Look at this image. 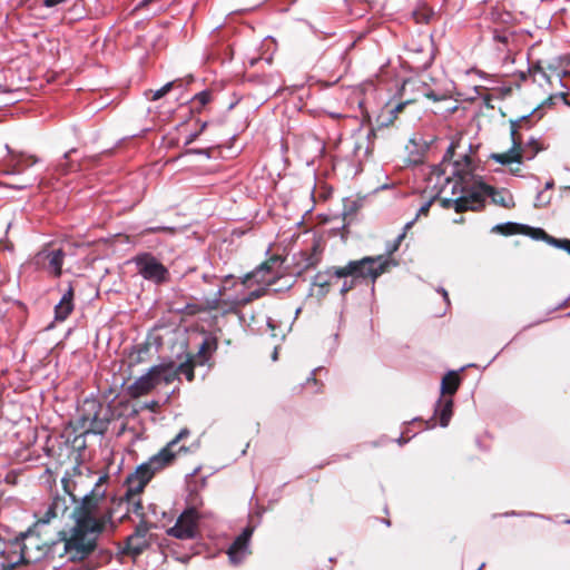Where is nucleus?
Segmentation results:
<instances>
[{"label":"nucleus","mask_w":570,"mask_h":570,"mask_svg":"<svg viewBox=\"0 0 570 570\" xmlns=\"http://www.w3.org/2000/svg\"><path fill=\"white\" fill-rule=\"evenodd\" d=\"M73 311V288L70 285L67 292L62 295L59 303L55 306V320L62 322Z\"/></svg>","instance_id":"17"},{"label":"nucleus","mask_w":570,"mask_h":570,"mask_svg":"<svg viewBox=\"0 0 570 570\" xmlns=\"http://www.w3.org/2000/svg\"><path fill=\"white\" fill-rule=\"evenodd\" d=\"M212 99V92L209 90H204L198 94H196L191 101H193V109L200 111V109L206 106Z\"/></svg>","instance_id":"25"},{"label":"nucleus","mask_w":570,"mask_h":570,"mask_svg":"<svg viewBox=\"0 0 570 570\" xmlns=\"http://www.w3.org/2000/svg\"><path fill=\"white\" fill-rule=\"evenodd\" d=\"M199 514L195 508L186 509L167 533L180 540L194 539L197 534Z\"/></svg>","instance_id":"9"},{"label":"nucleus","mask_w":570,"mask_h":570,"mask_svg":"<svg viewBox=\"0 0 570 570\" xmlns=\"http://www.w3.org/2000/svg\"><path fill=\"white\" fill-rule=\"evenodd\" d=\"M73 151H75V149H70L69 151L65 153L63 158L68 159L70 154L73 153Z\"/></svg>","instance_id":"55"},{"label":"nucleus","mask_w":570,"mask_h":570,"mask_svg":"<svg viewBox=\"0 0 570 570\" xmlns=\"http://www.w3.org/2000/svg\"><path fill=\"white\" fill-rule=\"evenodd\" d=\"M514 126H515V122H511V132H510L511 140H512L511 148L505 153H501V154L494 153V154L490 155L491 159H493L494 161H497L501 165H509L511 163H517L518 165H520L522 163L520 159V154L518 153L519 142H517Z\"/></svg>","instance_id":"15"},{"label":"nucleus","mask_w":570,"mask_h":570,"mask_svg":"<svg viewBox=\"0 0 570 570\" xmlns=\"http://www.w3.org/2000/svg\"><path fill=\"white\" fill-rule=\"evenodd\" d=\"M532 114L533 111L530 112L529 115L521 116L518 119L510 120V124L515 122V138L517 142H519L518 153L520 154L521 161H523L524 159H533L540 150L539 142L534 137H530L527 142H523L522 136L519 132V130L522 128L529 129L531 127L530 117L532 116Z\"/></svg>","instance_id":"10"},{"label":"nucleus","mask_w":570,"mask_h":570,"mask_svg":"<svg viewBox=\"0 0 570 570\" xmlns=\"http://www.w3.org/2000/svg\"><path fill=\"white\" fill-rule=\"evenodd\" d=\"M157 373H159V371L153 366L146 374L138 377L129 386L130 395L139 397L150 392L156 385H158Z\"/></svg>","instance_id":"14"},{"label":"nucleus","mask_w":570,"mask_h":570,"mask_svg":"<svg viewBox=\"0 0 570 570\" xmlns=\"http://www.w3.org/2000/svg\"><path fill=\"white\" fill-rule=\"evenodd\" d=\"M552 187H553V180H549L546 183V186H544L546 189H551Z\"/></svg>","instance_id":"53"},{"label":"nucleus","mask_w":570,"mask_h":570,"mask_svg":"<svg viewBox=\"0 0 570 570\" xmlns=\"http://www.w3.org/2000/svg\"><path fill=\"white\" fill-rule=\"evenodd\" d=\"M471 149L472 145L468 144V146L464 147V153L451 163V174L459 179L464 195L471 194V190H469L470 184L474 185L475 189H478V184L482 181L481 178L475 175L476 165L473 158L466 154V150L470 151Z\"/></svg>","instance_id":"7"},{"label":"nucleus","mask_w":570,"mask_h":570,"mask_svg":"<svg viewBox=\"0 0 570 570\" xmlns=\"http://www.w3.org/2000/svg\"><path fill=\"white\" fill-rule=\"evenodd\" d=\"M61 483L63 485L65 492L69 495L70 501L77 502L76 495L71 493L70 488H69L70 480L67 478H62Z\"/></svg>","instance_id":"39"},{"label":"nucleus","mask_w":570,"mask_h":570,"mask_svg":"<svg viewBox=\"0 0 570 570\" xmlns=\"http://www.w3.org/2000/svg\"><path fill=\"white\" fill-rule=\"evenodd\" d=\"M199 135H200V131H195V132L189 134V135L187 136V138H186L185 144H186V145L191 144L193 141H195V140H196V138H197Z\"/></svg>","instance_id":"46"},{"label":"nucleus","mask_w":570,"mask_h":570,"mask_svg":"<svg viewBox=\"0 0 570 570\" xmlns=\"http://www.w3.org/2000/svg\"><path fill=\"white\" fill-rule=\"evenodd\" d=\"M430 206H431V203H430V202H429V203H426V204H424V205L420 208L419 214H426V213L429 212Z\"/></svg>","instance_id":"48"},{"label":"nucleus","mask_w":570,"mask_h":570,"mask_svg":"<svg viewBox=\"0 0 570 570\" xmlns=\"http://www.w3.org/2000/svg\"><path fill=\"white\" fill-rule=\"evenodd\" d=\"M397 442H399L400 444H403V443H405L406 441H403V439H402V438H400V439L397 440Z\"/></svg>","instance_id":"58"},{"label":"nucleus","mask_w":570,"mask_h":570,"mask_svg":"<svg viewBox=\"0 0 570 570\" xmlns=\"http://www.w3.org/2000/svg\"><path fill=\"white\" fill-rule=\"evenodd\" d=\"M8 153L11 155V169L7 174L18 175L21 174L24 168L30 167L39 161L36 156H24L22 153H16L6 146Z\"/></svg>","instance_id":"16"},{"label":"nucleus","mask_w":570,"mask_h":570,"mask_svg":"<svg viewBox=\"0 0 570 570\" xmlns=\"http://www.w3.org/2000/svg\"><path fill=\"white\" fill-rule=\"evenodd\" d=\"M58 513H56V511L53 510V508L51 507V504H49L45 512L38 518V521H37V524H48L51 522V520L58 518Z\"/></svg>","instance_id":"30"},{"label":"nucleus","mask_w":570,"mask_h":570,"mask_svg":"<svg viewBox=\"0 0 570 570\" xmlns=\"http://www.w3.org/2000/svg\"><path fill=\"white\" fill-rule=\"evenodd\" d=\"M461 147H462L461 139L451 141L450 146L448 147V149L443 156L442 164L445 166H448V165L451 166V163L454 160L453 158L455 156V150Z\"/></svg>","instance_id":"27"},{"label":"nucleus","mask_w":570,"mask_h":570,"mask_svg":"<svg viewBox=\"0 0 570 570\" xmlns=\"http://www.w3.org/2000/svg\"><path fill=\"white\" fill-rule=\"evenodd\" d=\"M421 87H422V95L424 97H426L433 101H439L442 99L439 95H436L433 90L429 89L424 85H422Z\"/></svg>","instance_id":"37"},{"label":"nucleus","mask_w":570,"mask_h":570,"mask_svg":"<svg viewBox=\"0 0 570 570\" xmlns=\"http://www.w3.org/2000/svg\"><path fill=\"white\" fill-rule=\"evenodd\" d=\"M80 428L85 433L104 434L109 425L111 411L97 399L88 397L78 409Z\"/></svg>","instance_id":"4"},{"label":"nucleus","mask_w":570,"mask_h":570,"mask_svg":"<svg viewBox=\"0 0 570 570\" xmlns=\"http://www.w3.org/2000/svg\"><path fill=\"white\" fill-rule=\"evenodd\" d=\"M138 274L146 281L157 285L169 279V272L153 254L141 253L132 258Z\"/></svg>","instance_id":"8"},{"label":"nucleus","mask_w":570,"mask_h":570,"mask_svg":"<svg viewBox=\"0 0 570 570\" xmlns=\"http://www.w3.org/2000/svg\"><path fill=\"white\" fill-rule=\"evenodd\" d=\"M405 237V230H403L394 240V243L387 247V254L391 255L393 254L394 252H396L400 247V244L401 242L404 239Z\"/></svg>","instance_id":"36"},{"label":"nucleus","mask_w":570,"mask_h":570,"mask_svg":"<svg viewBox=\"0 0 570 570\" xmlns=\"http://www.w3.org/2000/svg\"><path fill=\"white\" fill-rule=\"evenodd\" d=\"M453 414V399L441 396L435 406V415L440 417V425L446 428Z\"/></svg>","instance_id":"18"},{"label":"nucleus","mask_w":570,"mask_h":570,"mask_svg":"<svg viewBox=\"0 0 570 570\" xmlns=\"http://www.w3.org/2000/svg\"><path fill=\"white\" fill-rule=\"evenodd\" d=\"M65 256L66 254L61 248L42 249L36 255L35 259L36 264L48 273L52 274L55 277H60Z\"/></svg>","instance_id":"11"},{"label":"nucleus","mask_w":570,"mask_h":570,"mask_svg":"<svg viewBox=\"0 0 570 570\" xmlns=\"http://www.w3.org/2000/svg\"><path fill=\"white\" fill-rule=\"evenodd\" d=\"M410 102H412V100H405L403 102H399L396 106H394L391 110H390V114L393 115L394 117H396V114L402 111L404 109V107L406 105H409Z\"/></svg>","instance_id":"41"},{"label":"nucleus","mask_w":570,"mask_h":570,"mask_svg":"<svg viewBox=\"0 0 570 570\" xmlns=\"http://www.w3.org/2000/svg\"><path fill=\"white\" fill-rule=\"evenodd\" d=\"M321 261L320 254L317 253V247H313V253L308 254L305 258L304 268L315 267Z\"/></svg>","instance_id":"32"},{"label":"nucleus","mask_w":570,"mask_h":570,"mask_svg":"<svg viewBox=\"0 0 570 570\" xmlns=\"http://www.w3.org/2000/svg\"><path fill=\"white\" fill-rule=\"evenodd\" d=\"M224 289V287H219L213 298H207L202 303H186L183 306L175 307L174 311L178 314L188 316H193L203 312L215 311L219 307Z\"/></svg>","instance_id":"12"},{"label":"nucleus","mask_w":570,"mask_h":570,"mask_svg":"<svg viewBox=\"0 0 570 570\" xmlns=\"http://www.w3.org/2000/svg\"><path fill=\"white\" fill-rule=\"evenodd\" d=\"M106 479L107 476H99L94 489L73 508L71 518L75 524L68 532L60 531L58 540L40 546L38 539L26 533L21 562H53L56 558L65 557L70 561H80L91 554L99 535L111 520V510L106 507L104 491H100V483Z\"/></svg>","instance_id":"1"},{"label":"nucleus","mask_w":570,"mask_h":570,"mask_svg":"<svg viewBox=\"0 0 570 570\" xmlns=\"http://www.w3.org/2000/svg\"><path fill=\"white\" fill-rule=\"evenodd\" d=\"M66 1L67 0H43V6L47 8H52Z\"/></svg>","instance_id":"43"},{"label":"nucleus","mask_w":570,"mask_h":570,"mask_svg":"<svg viewBox=\"0 0 570 570\" xmlns=\"http://www.w3.org/2000/svg\"><path fill=\"white\" fill-rule=\"evenodd\" d=\"M360 261L368 262L362 265L363 267L358 268L362 271V274L354 273L348 275L347 278H343V283L340 287V293L343 296L352 291L358 282H371L373 285L375 281L387 271L391 264V261L384 255L365 256Z\"/></svg>","instance_id":"5"},{"label":"nucleus","mask_w":570,"mask_h":570,"mask_svg":"<svg viewBox=\"0 0 570 570\" xmlns=\"http://www.w3.org/2000/svg\"><path fill=\"white\" fill-rule=\"evenodd\" d=\"M551 202V197H546L543 191H539L535 197L534 207L541 208Z\"/></svg>","instance_id":"34"},{"label":"nucleus","mask_w":570,"mask_h":570,"mask_svg":"<svg viewBox=\"0 0 570 570\" xmlns=\"http://www.w3.org/2000/svg\"><path fill=\"white\" fill-rule=\"evenodd\" d=\"M484 567V563H481L478 570H481Z\"/></svg>","instance_id":"60"},{"label":"nucleus","mask_w":570,"mask_h":570,"mask_svg":"<svg viewBox=\"0 0 570 570\" xmlns=\"http://www.w3.org/2000/svg\"><path fill=\"white\" fill-rule=\"evenodd\" d=\"M559 243L558 248H562L570 254V239H561Z\"/></svg>","instance_id":"45"},{"label":"nucleus","mask_w":570,"mask_h":570,"mask_svg":"<svg viewBox=\"0 0 570 570\" xmlns=\"http://www.w3.org/2000/svg\"><path fill=\"white\" fill-rule=\"evenodd\" d=\"M460 386V376L456 372L450 371L442 379L441 393L442 396L452 397Z\"/></svg>","instance_id":"19"},{"label":"nucleus","mask_w":570,"mask_h":570,"mask_svg":"<svg viewBox=\"0 0 570 570\" xmlns=\"http://www.w3.org/2000/svg\"><path fill=\"white\" fill-rule=\"evenodd\" d=\"M522 234H525L537 240H544L556 247H559V242L561 240L548 235L542 228L530 227L528 225H524Z\"/></svg>","instance_id":"20"},{"label":"nucleus","mask_w":570,"mask_h":570,"mask_svg":"<svg viewBox=\"0 0 570 570\" xmlns=\"http://www.w3.org/2000/svg\"><path fill=\"white\" fill-rule=\"evenodd\" d=\"M439 292L442 294L444 301L449 303V295L448 292L444 288H440Z\"/></svg>","instance_id":"49"},{"label":"nucleus","mask_w":570,"mask_h":570,"mask_svg":"<svg viewBox=\"0 0 570 570\" xmlns=\"http://www.w3.org/2000/svg\"><path fill=\"white\" fill-rule=\"evenodd\" d=\"M36 181V178H33L31 181H27V183H23V184H19V185H11L10 187L13 188V189H18V190H21V189H24L27 188L28 186H32V184Z\"/></svg>","instance_id":"44"},{"label":"nucleus","mask_w":570,"mask_h":570,"mask_svg":"<svg viewBox=\"0 0 570 570\" xmlns=\"http://www.w3.org/2000/svg\"><path fill=\"white\" fill-rule=\"evenodd\" d=\"M484 196L491 198V202L503 208L514 207L512 194L504 188L497 189L483 181L478 184V189H472L471 194L463 195L454 200L453 207L456 213L465 210H480L484 207ZM451 199H444V206H448Z\"/></svg>","instance_id":"3"},{"label":"nucleus","mask_w":570,"mask_h":570,"mask_svg":"<svg viewBox=\"0 0 570 570\" xmlns=\"http://www.w3.org/2000/svg\"><path fill=\"white\" fill-rule=\"evenodd\" d=\"M190 434V431L187 428H184L179 431V433L169 441L166 446H164L157 454L153 455L147 462L141 463L137 466L136 471L131 473L126 480V492L124 498L120 499L116 503V508H112L108 504L107 499H105V504L107 508L111 510V520L107 523L111 527H115L112 523V518L116 509L125 508L127 512H132L138 515L140 519L146 517V519H150L149 513H145V508L141 503V500L138 495L144 491L147 483L151 480V478L168 466L175 459L176 454L180 451H186L184 445L177 448L178 443L187 438ZM108 478L100 483V491H104V498H106V491L102 489V485L107 482Z\"/></svg>","instance_id":"2"},{"label":"nucleus","mask_w":570,"mask_h":570,"mask_svg":"<svg viewBox=\"0 0 570 570\" xmlns=\"http://www.w3.org/2000/svg\"><path fill=\"white\" fill-rule=\"evenodd\" d=\"M148 546V539L139 538V535H129L127 538L126 549L134 557L141 554Z\"/></svg>","instance_id":"21"},{"label":"nucleus","mask_w":570,"mask_h":570,"mask_svg":"<svg viewBox=\"0 0 570 570\" xmlns=\"http://www.w3.org/2000/svg\"><path fill=\"white\" fill-rule=\"evenodd\" d=\"M511 173H512L513 175H519V173H520V167L511 168Z\"/></svg>","instance_id":"54"},{"label":"nucleus","mask_w":570,"mask_h":570,"mask_svg":"<svg viewBox=\"0 0 570 570\" xmlns=\"http://www.w3.org/2000/svg\"><path fill=\"white\" fill-rule=\"evenodd\" d=\"M265 288H258V289H255V291H252L247 297L243 298V302L244 303H249L252 302L253 299H256V298H259L263 293H264Z\"/></svg>","instance_id":"38"},{"label":"nucleus","mask_w":570,"mask_h":570,"mask_svg":"<svg viewBox=\"0 0 570 570\" xmlns=\"http://www.w3.org/2000/svg\"><path fill=\"white\" fill-rule=\"evenodd\" d=\"M368 261H350L344 266H332L325 271L318 272L312 282V285L318 288L317 296L324 297L330 291V287L334 285L335 282L342 278H347L348 275L358 273L362 274L360 267H363L365 263Z\"/></svg>","instance_id":"6"},{"label":"nucleus","mask_w":570,"mask_h":570,"mask_svg":"<svg viewBox=\"0 0 570 570\" xmlns=\"http://www.w3.org/2000/svg\"><path fill=\"white\" fill-rule=\"evenodd\" d=\"M413 224H414V220L406 223L403 230H405V233H406L412 227Z\"/></svg>","instance_id":"52"},{"label":"nucleus","mask_w":570,"mask_h":570,"mask_svg":"<svg viewBox=\"0 0 570 570\" xmlns=\"http://www.w3.org/2000/svg\"><path fill=\"white\" fill-rule=\"evenodd\" d=\"M206 126H207V122H203V125H202V127H200L199 131L202 132V131L206 128Z\"/></svg>","instance_id":"56"},{"label":"nucleus","mask_w":570,"mask_h":570,"mask_svg":"<svg viewBox=\"0 0 570 570\" xmlns=\"http://www.w3.org/2000/svg\"><path fill=\"white\" fill-rule=\"evenodd\" d=\"M216 348V341L213 340V341H209V340H205L200 347H199V353H204L206 352L207 350H215Z\"/></svg>","instance_id":"40"},{"label":"nucleus","mask_w":570,"mask_h":570,"mask_svg":"<svg viewBox=\"0 0 570 570\" xmlns=\"http://www.w3.org/2000/svg\"><path fill=\"white\" fill-rule=\"evenodd\" d=\"M569 523H570V520H569Z\"/></svg>","instance_id":"61"},{"label":"nucleus","mask_w":570,"mask_h":570,"mask_svg":"<svg viewBox=\"0 0 570 570\" xmlns=\"http://www.w3.org/2000/svg\"><path fill=\"white\" fill-rule=\"evenodd\" d=\"M50 504L59 517H62L68 510V501L66 497L56 495Z\"/></svg>","instance_id":"28"},{"label":"nucleus","mask_w":570,"mask_h":570,"mask_svg":"<svg viewBox=\"0 0 570 570\" xmlns=\"http://www.w3.org/2000/svg\"><path fill=\"white\" fill-rule=\"evenodd\" d=\"M145 513H149V517L151 520V525H154V527H156V522L159 520V515H161V517L165 515V512L164 511L160 512L158 510L157 504H155V503H150L147 507V510H145Z\"/></svg>","instance_id":"31"},{"label":"nucleus","mask_w":570,"mask_h":570,"mask_svg":"<svg viewBox=\"0 0 570 570\" xmlns=\"http://www.w3.org/2000/svg\"><path fill=\"white\" fill-rule=\"evenodd\" d=\"M528 75H530L529 72H524V71H520L519 72V78L521 81H525L527 78H528Z\"/></svg>","instance_id":"50"},{"label":"nucleus","mask_w":570,"mask_h":570,"mask_svg":"<svg viewBox=\"0 0 570 570\" xmlns=\"http://www.w3.org/2000/svg\"><path fill=\"white\" fill-rule=\"evenodd\" d=\"M147 233H158V232H174V228L171 227H165V226H156V227H149L146 229Z\"/></svg>","instance_id":"42"},{"label":"nucleus","mask_w":570,"mask_h":570,"mask_svg":"<svg viewBox=\"0 0 570 570\" xmlns=\"http://www.w3.org/2000/svg\"><path fill=\"white\" fill-rule=\"evenodd\" d=\"M154 368H157L159 371V373H157L158 384L160 382L170 383L175 380V377L178 376L175 363H170L167 365H157L154 366Z\"/></svg>","instance_id":"22"},{"label":"nucleus","mask_w":570,"mask_h":570,"mask_svg":"<svg viewBox=\"0 0 570 570\" xmlns=\"http://www.w3.org/2000/svg\"><path fill=\"white\" fill-rule=\"evenodd\" d=\"M493 38H494L495 41H499V42H502V43H505L508 41V36L501 35V33H498V32L494 33Z\"/></svg>","instance_id":"47"},{"label":"nucleus","mask_w":570,"mask_h":570,"mask_svg":"<svg viewBox=\"0 0 570 570\" xmlns=\"http://www.w3.org/2000/svg\"><path fill=\"white\" fill-rule=\"evenodd\" d=\"M564 190H570V185L564 187Z\"/></svg>","instance_id":"59"},{"label":"nucleus","mask_w":570,"mask_h":570,"mask_svg":"<svg viewBox=\"0 0 570 570\" xmlns=\"http://www.w3.org/2000/svg\"><path fill=\"white\" fill-rule=\"evenodd\" d=\"M528 72L535 77L537 75H539L541 78H543L544 80H549V77L547 75V72L543 70V68L539 65H535V66H532L529 68Z\"/></svg>","instance_id":"35"},{"label":"nucleus","mask_w":570,"mask_h":570,"mask_svg":"<svg viewBox=\"0 0 570 570\" xmlns=\"http://www.w3.org/2000/svg\"><path fill=\"white\" fill-rule=\"evenodd\" d=\"M524 225L518 224V223H504V224H498L493 227L494 232H499L503 235H513L518 233H522Z\"/></svg>","instance_id":"24"},{"label":"nucleus","mask_w":570,"mask_h":570,"mask_svg":"<svg viewBox=\"0 0 570 570\" xmlns=\"http://www.w3.org/2000/svg\"><path fill=\"white\" fill-rule=\"evenodd\" d=\"M176 371L178 376L184 375L189 382L194 380V364L190 360H187L186 362L176 365Z\"/></svg>","instance_id":"26"},{"label":"nucleus","mask_w":570,"mask_h":570,"mask_svg":"<svg viewBox=\"0 0 570 570\" xmlns=\"http://www.w3.org/2000/svg\"><path fill=\"white\" fill-rule=\"evenodd\" d=\"M153 527L154 525H151V520L146 519V517H142V519H140V522L136 525L135 532L131 535H139V538L147 539V533L149 529Z\"/></svg>","instance_id":"29"},{"label":"nucleus","mask_w":570,"mask_h":570,"mask_svg":"<svg viewBox=\"0 0 570 570\" xmlns=\"http://www.w3.org/2000/svg\"><path fill=\"white\" fill-rule=\"evenodd\" d=\"M265 274H269V265L267 263L262 264L254 272H252L250 274H247L245 276L244 283L255 279V281L264 282L267 285H271L273 283V277H266Z\"/></svg>","instance_id":"23"},{"label":"nucleus","mask_w":570,"mask_h":570,"mask_svg":"<svg viewBox=\"0 0 570 570\" xmlns=\"http://www.w3.org/2000/svg\"><path fill=\"white\" fill-rule=\"evenodd\" d=\"M190 153L197 154V155H207V151L204 149H191Z\"/></svg>","instance_id":"51"},{"label":"nucleus","mask_w":570,"mask_h":570,"mask_svg":"<svg viewBox=\"0 0 570 570\" xmlns=\"http://www.w3.org/2000/svg\"><path fill=\"white\" fill-rule=\"evenodd\" d=\"M253 534V529L247 527L243 530V532L236 537L232 546L228 548L227 554L229 561L237 566L244 561L246 556L248 554V544L250 537Z\"/></svg>","instance_id":"13"},{"label":"nucleus","mask_w":570,"mask_h":570,"mask_svg":"<svg viewBox=\"0 0 570 570\" xmlns=\"http://www.w3.org/2000/svg\"><path fill=\"white\" fill-rule=\"evenodd\" d=\"M174 82L170 81V82H167L166 85H164L160 89L154 91L153 94V100H158L160 99L161 97H164L173 87Z\"/></svg>","instance_id":"33"},{"label":"nucleus","mask_w":570,"mask_h":570,"mask_svg":"<svg viewBox=\"0 0 570 570\" xmlns=\"http://www.w3.org/2000/svg\"><path fill=\"white\" fill-rule=\"evenodd\" d=\"M273 360L274 361L277 360V350H275L274 353H273Z\"/></svg>","instance_id":"57"}]
</instances>
